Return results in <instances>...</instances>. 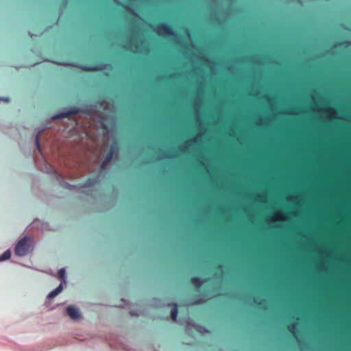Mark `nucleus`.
Here are the masks:
<instances>
[{
    "label": "nucleus",
    "mask_w": 351,
    "mask_h": 351,
    "mask_svg": "<svg viewBox=\"0 0 351 351\" xmlns=\"http://www.w3.org/2000/svg\"><path fill=\"white\" fill-rule=\"evenodd\" d=\"M290 93L301 94V227H307V89H169V93Z\"/></svg>",
    "instance_id": "f257e3e1"
},
{
    "label": "nucleus",
    "mask_w": 351,
    "mask_h": 351,
    "mask_svg": "<svg viewBox=\"0 0 351 351\" xmlns=\"http://www.w3.org/2000/svg\"><path fill=\"white\" fill-rule=\"evenodd\" d=\"M265 60H266L267 63L274 65H280V62L274 58V56L271 54H267L265 56H262L260 57L256 56H250L248 58H240L239 59L241 62H247L249 64H258V65H263L265 64Z\"/></svg>",
    "instance_id": "f03ea898"
},
{
    "label": "nucleus",
    "mask_w": 351,
    "mask_h": 351,
    "mask_svg": "<svg viewBox=\"0 0 351 351\" xmlns=\"http://www.w3.org/2000/svg\"><path fill=\"white\" fill-rule=\"evenodd\" d=\"M152 30L159 36H173L177 43H180L181 36L177 34L167 23H160L157 25H150Z\"/></svg>",
    "instance_id": "7ed1b4c3"
},
{
    "label": "nucleus",
    "mask_w": 351,
    "mask_h": 351,
    "mask_svg": "<svg viewBox=\"0 0 351 351\" xmlns=\"http://www.w3.org/2000/svg\"><path fill=\"white\" fill-rule=\"evenodd\" d=\"M32 250V241L30 238L25 237L21 239L15 246L14 253L19 256H24Z\"/></svg>",
    "instance_id": "20e7f679"
},
{
    "label": "nucleus",
    "mask_w": 351,
    "mask_h": 351,
    "mask_svg": "<svg viewBox=\"0 0 351 351\" xmlns=\"http://www.w3.org/2000/svg\"><path fill=\"white\" fill-rule=\"evenodd\" d=\"M80 109L76 107H72L68 110H64L62 112L55 114L51 117V120H57L62 118H68L71 115L77 114L80 112Z\"/></svg>",
    "instance_id": "39448f33"
},
{
    "label": "nucleus",
    "mask_w": 351,
    "mask_h": 351,
    "mask_svg": "<svg viewBox=\"0 0 351 351\" xmlns=\"http://www.w3.org/2000/svg\"><path fill=\"white\" fill-rule=\"evenodd\" d=\"M351 93V89H308V100L315 93ZM310 106H308V110Z\"/></svg>",
    "instance_id": "423d86ee"
},
{
    "label": "nucleus",
    "mask_w": 351,
    "mask_h": 351,
    "mask_svg": "<svg viewBox=\"0 0 351 351\" xmlns=\"http://www.w3.org/2000/svg\"><path fill=\"white\" fill-rule=\"evenodd\" d=\"M118 151V147L117 146V145H112L110 147V150L108 152V153L106 154L103 162H102V165H101V168H104V167L108 163L110 162L113 156L117 154Z\"/></svg>",
    "instance_id": "0eeeda50"
},
{
    "label": "nucleus",
    "mask_w": 351,
    "mask_h": 351,
    "mask_svg": "<svg viewBox=\"0 0 351 351\" xmlns=\"http://www.w3.org/2000/svg\"><path fill=\"white\" fill-rule=\"evenodd\" d=\"M110 66V64H109L102 63L96 66H81L80 68H82L84 71H99L106 70L108 69Z\"/></svg>",
    "instance_id": "6e6552de"
},
{
    "label": "nucleus",
    "mask_w": 351,
    "mask_h": 351,
    "mask_svg": "<svg viewBox=\"0 0 351 351\" xmlns=\"http://www.w3.org/2000/svg\"><path fill=\"white\" fill-rule=\"evenodd\" d=\"M200 58L209 64L210 70L213 74H217L219 72L220 66V64L219 62H215L214 60L204 56H202Z\"/></svg>",
    "instance_id": "1a4fd4ad"
},
{
    "label": "nucleus",
    "mask_w": 351,
    "mask_h": 351,
    "mask_svg": "<svg viewBox=\"0 0 351 351\" xmlns=\"http://www.w3.org/2000/svg\"><path fill=\"white\" fill-rule=\"evenodd\" d=\"M241 57L237 58L236 60L234 61H230L229 62V64H228L227 67H226V70L231 74H233V75H237L239 73L241 72V69L237 67L235 64L237 63V64H241V62H239V59Z\"/></svg>",
    "instance_id": "9d476101"
},
{
    "label": "nucleus",
    "mask_w": 351,
    "mask_h": 351,
    "mask_svg": "<svg viewBox=\"0 0 351 351\" xmlns=\"http://www.w3.org/2000/svg\"><path fill=\"white\" fill-rule=\"evenodd\" d=\"M66 312L68 315L74 320L78 319L80 318L81 315L77 308H75L73 306H69L66 308Z\"/></svg>",
    "instance_id": "9b49d317"
},
{
    "label": "nucleus",
    "mask_w": 351,
    "mask_h": 351,
    "mask_svg": "<svg viewBox=\"0 0 351 351\" xmlns=\"http://www.w3.org/2000/svg\"><path fill=\"white\" fill-rule=\"evenodd\" d=\"M340 45H343L345 47H348L351 45V41L350 40H344V41H341V42H338V43H335V45H333V46L332 47V48L330 49H328L326 51V53H328V54L332 53V49L337 48V47H339Z\"/></svg>",
    "instance_id": "f8f14e48"
},
{
    "label": "nucleus",
    "mask_w": 351,
    "mask_h": 351,
    "mask_svg": "<svg viewBox=\"0 0 351 351\" xmlns=\"http://www.w3.org/2000/svg\"><path fill=\"white\" fill-rule=\"evenodd\" d=\"M191 284L196 288H200L204 282V280L199 277H193L191 278Z\"/></svg>",
    "instance_id": "ddd939ff"
},
{
    "label": "nucleus",
    "mask_w": 351,
    "mask_h": 351,
    "mask_svg": "<svg viewBox=\"0 0 351 351\" xmlns=\"http://www.w3.org/2000/svg\"><path fill=\"white\" fill-rule=\"evenodd\" d=\"M169 306H172L171 311V317L172 320L176 321L178 316V306L176 303H171L169 304Z\"/></svg>",
    "instance_id": "4468645a"
},
{
    "label": "nucleus",
    "mask_w": 351,
    "mask_h": 351,
    "mask_svg": "<svg viewBox=\"0 0 351 351\" xmlns=\"http://www.w3.org/2000/svg\"><path fill=\"white\" fill-rule=\"evenodd\" d=\"M62 290V285H60L58 287H56L54 290L51 291L47 295L48 299H52L55 298L58 294H59Z\"/></svg>",
    "instance_id": "2eb2a0df"
},
{
    "label": "nucleus",
    "mask_w": 351,
    "mask_h": 351,
    "mask_svg": "<svg viewBox=\"0 0 351 351\" xmlns=\"http://www.w3.org/2000/svg\"><path fill=\"white\" fill-rule=\"evenodd\" d=\"M123 48L128 51L134 52L132 38H129L128 39H127L126 43L123 46Z\"/></svg>",
    "instance_id": "dca6fc26"
},
{
    "label": "nucleus",
    "mask_w": 351,
    "mask_h": 351,
    "mask_svg": "<svg viewBox=\"0 0 351 351\" xmlns=\"http://www.w3.org/2000/svg\"><path fill=\"white\" fill-rule=\"evenodd\" d=\"M121 5L123 6L127 11L131 12L134 16H135L136 17L139 16L138 13L134 9L131 8L130 5H126V4H122Z\"/></svg>",
    "instance_id": "f3484780"
},
{
    "label": "nucleus",
    "mask_w": 351,
    "mask_h": 351,
    "mask_svg": "<svg viewBox=\"0 0 351 351\" xmlns=\"http://www.w3.org/2000/svg\"><path fill=\"white\" fill-rule=\"evenodd\" d=\"M11 256V252L8 250L0 256V261H3L9 259Z\"/></svg>",
    "instance_id": "a211bd4d"
},
{
    "label": "nucleus",
    "mask_w": 351,
    "mask_h": 351,
    "mask_svg": "<svg viewBox=\"0 0 351 351\" xmlns=\"http://www.w3.org/2000/svg\"><path fill=\"white\" fill-rule=\"evenodd\" d=\"M58 277L60 280L62 281H65V269H60L58 271Z\"/></svg>",
    "instance_id": "6ab92c4d"
},
{
    "label": "nucleus",
    "mask_w": 351,
    "mask_h": 351,
    "mask_svg": "<svg viewBox=\"0 0 351 351\" xmlns=\"http://www.w3.org/2000/svg\"><path fill=\"white\" fill-rule=\"evenodd\" d=\"M287 328L289 329V330L290 332H293L296 328V323L292 322V323L289 324L287 326Z\"/></svg>",
    "instance_id": "aec40b11"
},
{
    "label": "nucleus",
    "mask_w": 351,
    "mask_h": 351,
    "mask_svg": "<svg viewBox=\"0 0 351 351\" xmlns=\"http://www.w3.org/2000/svg\"><path fill=\"white\" fill-rule=\"evenodd\" d=\"M54 63L58 65H61V66H72V65H73V64L67 62L56 61V62H54Z\"/></svg>",
    "instance_id": "412c9836"
},
{
    "label": "nucleus",
    "mask_w": 351,
    "mask_h": 351,
    "mask_svg": "<svg viewBox=\"0 0 351 351\" xmlns=\"http://www.w3.org/2000/svg\"><path fill=\"white\" fill-rule=\"evenodd\" d=\"M36 144L37 149H38L39 152H40V140H39V135L38 134H37L36 136Z\"/></svg>",
    "instance_id": "4be33fe9"
},
{
    "label": "nucleus",
    "mask_w": 351,
    "mask_h": 351,
    "mask_svg": "<svg viewBox=\"0 0 351 351\" xmlns=\"http://www.w3.org/2000/svg\"><path fill=\"white\" fill-rule=\"evenodd\" d=\"M184 32H185V34H186V37L189 39L191 40L192 36H191V34L190 30L188 28H185Z\"/></svg>",
    "instance_id": "5701e85b"
},
{
    "label": "nucleus",
    "mask_w": 351,
    "mask_h": 351,
    "mask_svg": "<svg viewBox=\"0 0 351 351\" xmlns=\"http://www.w3.org/2000/svg\"><path fill=\"white\" fill-rule=\"evenodd\" d=\"M213 19L217 21V22H219V18H218V16H217V14L216 12H215L213 14Z\"/></svg>",
    "instance_id": "b1692460"
},
{
    "label": "nucleus",
    "mask_w": 351,
    "mask_h": 351,
    "mask_svg": "<svg viewBox=\"0 0 351 351\" xmlns=\"http://www.w3.org/2000/svg\"><path fill=\"white\" fill-rule=\"evenodd\" d=\"M203 302V300L202 299H198L195 301H194L192 304H201Z\"/></svg>",
    "instance_id": "393cba45"
},
{
    "label": "nucleus",
    "mask_w": 351,
    "mask_h": 351,
    "mask_svg": "<svg viewBox=\"0 0 351 351\" xmlns=\"http://www.w3.org/2000/svg\"><path fill=\"white\" fill-rule=\"evenodd\" d=\"M314 88L313 86V84H312V82L310 79V76L308 75V88Z\"/></svg>",
    "instance_id": "a878e982"
},
{
    "label": "nucleus",
    "mask_w": 351,
    "mask_h": 351,
    "mask_svg": "<svg viewBox=\"0 0 351 351\" xmlns=\"http://www.w3.org/2000/svg\"><path fill=\"white\" fill-rule=\"evenodd\" d=\"M0 100L4 101L7 103L10 101V99L8 97H5V98L0 97Z\"/></svg>",
    "instance_id": "bb28decb"
},
{
    "label": "nucleus",
    "mask_w": 351,
    "mask_h": 351,
    "mask_svg": "<svg viewBox=\"0 0 351 351\" xmlns=\"http://www.w3.org/2000/svg\"><path fill=\"white\" fill-rule=\"evenodd\" d=\"M113 1L117 5H122V3L119 0H113Z\"/></svg>",
    "instance_id": "cd10ccee"
},
{
    "label": "nucleus",
    "mask_w": 351,
    "mask_h": 351,
    "mask_svg": "<svg viewBox=\"0 0 351 351\" xmlns=\"http://www.w3.org/2000/svg\"><path fill=\"white\" fill-rule=\"evenodd\" d=\"M61 185H62V186L66 185V186H72L71 185L69 184H68V183H66V182H62V183H61Z\"/></svg>",
    "instance_id": "c85d7f7f"
},
{
    "label": "nucleus",
    "mask_w": 351,
    "mask_h": 351,
    "mask_svg": "<svg viewBox=\"0 0 351 351\" xmlns=\"http://www.w3.org/2000/svg\"><path fill=\"white\" fill-rule=\"evenodd\" d=\"M191 47L195 48V44L193 42H191Z\"/></svg>",
    "instance_id": "c756f323"
},
{
    "label": "nucleus",
    "mask_w": 351,
    "mask_h": 351,
    "mask_svg": "<svg viewBox=\"0 0 351 351\" xmlns=\"http://www.w3.org/2000/svg\"><path fill=\"white\" fill-rule=\"evenodd\" d=\"M29 36H30L31 37H33V36H36V35L33 34H32V33H30V32H29Z\"/></svg>",
    "instance_id": "7c9ffc66"
},
{
    "label": "nucleus",
    "mask_w": 351,
    "mask_h": 351,
    "mask_svg": "<svg viewBox=\"0 0 351 351\" xmlns=\"http://www.w3.org/2000/svg\"><path fill=\"white\" fill-rule=\"evenodd\" d=\"M186 143L191 145V141H186Z\"/></svg>",
    "instance_id": "2f4dec72"
},
{
    "label": "nucleus",
    "mask_w": 351,
    "mask_h": 351,
    "mask_svg": "<svg viewBox=\"0 0 351 351\" xmlns=\"http://www.w3.org/2000/svg\"><path fill=\"white\" fill-rule=\"evenodd\" d=\"M166 157L167 158H171L172 156H167Z\"/></svg>",
    "instance_id": "473e14b6"
},
{
    "label": "nucleus",
    "mask_w": 351,
    "mask_h": 351,
    "mask_svg": "<svg viewBox=\"0 0 351 351\" xmlns=\"http://www.w3.org/2000/svg\"><path fill=\"white\" fill-rule=\"evenodd\" d=\"M196 88H202V87L199 86H197Z\"/></svg>",
    "instance_id": "72a5a7b5"
},
{
    "label": "nucleus",
    "mask_w": 351,
    "mask_h": 351,
    "mask_svg": "<svg viewBox=\"0 0 351 351\" xmlns=\"http://www.w3.org/2000/svg\"><path fill=\"white\" fill-rule=\"evenodd\" d=\"M308 244H309L310 243V240L309 239L308 240Z\"/></svg>",
    "instance_id": "f704fd0d"
},
{
    "label": "nucleus",
    "mask_w": 351,
    "mask_h": 351,
    "mask_svg": "<svg viewBox=\"0 0 351 351\" xmlns=\"http://www.w3.org/2000/svg\"><path fill=\"white\" fill-rule=\"evenodd\" d=\"M308 162H310V159L309 158L308 159Z\"/></svg>",
    "instance_id": "c9c22d12"
},
{
    "label": "nucleus",
    "mask_w": 351,
    "mask_h": 351,
    "mask_svg": "<svg viewBox=\"0 0 351 351\" xmlns=\"http://www.w3.org/2000/svg\"><path fill=\"white\" fill-rule=\"evenodd\" d=\"M308 211L310 210V208H308Z\"/></svg>",
    "instance_id": "e433bc0d"
},
{
    "label": "nucleus",
    "mask_w": 351,
    "mask_h": 351,
    "mask_svg": "<svg viewBox=\"0 0 351 351\" xmlns=\"http://www.w3.org/2000/svg\"><path fill=\"white\" fill-rule=\"evenodd\" d=\"M308 233L310 232V230H308Z\"/></svg>",
    "instance_id": "4c0bfd02"
},
{
    "label": "nucleus",
    "mask_w": 351,
    "mask_h": 351,
    "mask_svg": "<svg viewBox=\"0 0 351 351\" xmlns=\"http://www.w3.org/2000/svg\"><path fill=\"white\" fill-rule=\"evenodd\" d=\"M308 252H310V250H309V249L308 250Z\"/></svg>",
    "instance_id": "58836bf2"
},
{
    "label": "nucleus",
    "mask_w": 351,
    "mask_h": 351,
    "mask_svg": "<svg viewBox=\"0 0 351 351\" xmlns=\"http://www.w3.org/2000/svg\"><path fill=\"white\" fill-rule=\"evenodd\" d=\"M308 276L310 275V273H309V272L308 273Z\"/></svg>",
    "instance_id": "ea45409f"
}]
</instances>
